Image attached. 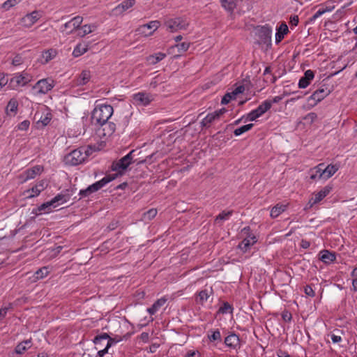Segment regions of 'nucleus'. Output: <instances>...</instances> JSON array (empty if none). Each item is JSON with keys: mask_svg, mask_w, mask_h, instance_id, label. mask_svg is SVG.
I'll use <instances>...</instances> for the list:
<instances>
[{"mask_svg": "<svg viewBox=\"0 0 357 357\" xmlns=\"http://www.w3.org/2000/svg\"><path fill=\"white\" fill-rule=\"evenodd\" d=\"M114 109L110 105L97 104L91 114V122L93 125L106 123L113 114Z\"/></svg>", "mask_w": 357, "mask_h": 357, "instance_id": "1", "label": "nucleus"}, {"mask_svg": "<svg viewBox=\"0 0 357 357\" xmlns=\"http://www.w3.org/2000/svg\"><path fill=\"white\" fill-rule=\"evenodd\" d=\"M92 151L93 150L90 146L80 147L66 154L64 157V162L66 165L71 166L78 165L84 162Z\"/></svg>", "mask_w": 357, "mask_h": 357, "instance_id": "2", "label": "nucleus"}, {"mask_svg": "<svg viewBox=\"0 0 357 357\" xmlns=\"http://www.w3.org/2000/svg\"><path fill=\"white\" fill-rule=\"evenodd\" d=\"M165 25L170 32H176L179 30L186 29L189 22L185 18L178 17L167 20L165 22Z\"/></svg>", "mask_w": 357, "mask_h": 357, "instance_id": "3", "label": "nucleus"}, {"mask_svg": "<svg viewBox=\"0 0 357 357\" xmlns=\"http://www.w3.org/2000/svg\"><path fill=\"white\" fill-rule=\"evenodd\" d=\"M82 21L83 17L77 15L62 25L59 31L65 35L71 34L74 31L77 30L80 27Z\"/></svg>", "mask_w": 357, "mask_h": 357, "instance_id": "4", "label": "nucleus"}, {"mask_svg": "<svg viewBox=\"0 0 357 357\" xmlns=\"http://www.w3.org/2000/svg\"><path fill=\"white\" fill-rule=\"evenodd\" d=\"M55 82L52 78L42 79L38 81L33 86V89L38 94H45L52 89Z\"/></svg>", "mask_w": 357, "mask_h": 357, "instance_id": "5", "label": "nucleus"}, {"mask_svg": "<svg viewBox=\"0 0 357 357\" xmlns=\"http://www.w3.org/2000/svg\"><path fill=\"white\" fill-rule=\"evenodd\" d=\"M42 17V13L39 10H34L22 17L19 24L24 28H30Z\"/></svg>", "mask_w": 357, "mask_h": 357, "instance_id": "6", "label": "nucleus"}, {"mask_svg": "<svg viewBox=\"0 0 357 357\" xmlns=\"http://www.w3.org/2000/svg\"><path fill=\"white\" fill-rule=\"evenodd\" d=\"M154 100V96L150 93L142 91L132 95L133 104L137 106H147Z\"/></svg>", "mask_w": 357, "mask_h": 357, "instance_id": "7", "label": "nucleus"}, {"mask_svg": "<svg viewBox=\"0 0 357 357\" xmlns=\"http://www.w3.org/2000/svg\"><path fill=\"white\" fill-rule=\"evenodd\" d=\"M255 42L258 45H265V50L268 47V27L258 26L253 30Z\"/></svg>", "mask_w": 357, "mask_h": 357, "instance_id": "8", "label": "nucleus"}, {"mask_svg": "<svg viewBox=\"0 0 357 357\" xmlns=\"http://www.w3.org/2000/svg\"><path fill=\"white\" fill-rule=\"evenodd\" d=\"M135 150L130 151L126 155L121 158L119 161L114 163L113 170L114 171H124L133 162L134 153Z\"/></svg>", "mask_w": 357, "mask_h": 357, "instance_id": "9", "label": "nucleus"}, {"mask_svg": "<svg viewBox=\"0 0 357 357\" xmlns=\"http://www.w3.org/2000/svg\"><path fill=\"white\" fill-rule=\"evenodd\" d=\"M160 22L158 20L151 21L150 22L139 26L136 32L143 36H149L158 29Z\"/></svg>", "mask_w": 357, "mask_h": 357, "instance_id": "10", "label": "nucleus"}, {"mask_svg": "<svg viewBox=\"0 0 357 357\" xmlns=\"http://www.w3.org/2000/svg\"><path fill=\"white\" fill-rule=\"evenodd\" d=\"M33 79L32 75L26 72L16 74L10 79V84L13 87L24 86Z\"/></svg>", "mask_w": 357, "mask_h": 357, "instance_id": "11", "label": "nucleus"}, {"mask_svg": "<svg viewBox=\"0 0 357 357\" xmlns=\"http://www.w3.org/2000/svg\"><path fill=\"white\" fill-rule=\"evenodd\" d=\"M331 93L330 89L324 85L317 89L309 98V100H313L314 105L324 99Z\"/></svg>", "mask_w": 357, "mask_h": 357, "instance_id": "12", "label": "nucleus"}, {"mask_svg": "<svg viewBox=\"0 0 357 357\" xmlns=\"http://www.w3.org/2000/svg\"><path fill=\"white\" fill-rule=\"evenodd\" d=\"M96 126L100 127L98 129L99 135L102 137H109L116 130V125L112 122L106 121V123L98 124Z\"/></svg>", "mask_w": 357, "mask_h": 357, "instance_id": "13", "label": "nucleus"}, {"mask_svg": "<svg viewBox=\"0 0 357 357\" xmlns=\"http://www.w3.org/2000/svg\"><path fill=\"white\" fill-rule=\"evenodd\" d=\"M74 193L73 189H68L66 191H63L61 193L55 196L52 199V202L57 206L60 204H63L70 200V197Z\"/></svg>", "mask_w": 357, "mask_h": 357, "instance_id": "14", "label": "nucleus"}, {"mask_svg": "<svg viewBox=\"0 0 357 357\" xmlns=\"http://www.w3.org/2000/svg\"><path fill=\"white\" fill-rule=\"evenodd\" d=\"M331 190V188L329 186L324 187L319 192L314 194L313 197L309 201L310 206L312 207L313 205L321 202L324 197H326Z\"/></svg>", "mask_w": 357, "mask_h": 357, "instance_id": "15", "label": "nucleus"}, {"mask_svg": "<svg viewBox=\"0 0 357 357\" xmlns=\"http://www.w3.org/2000/svg\"><path fill=\"white\" fill-rule=\"evenodd\" d=\"M121 340V337H115L114 338L110 337L107 333H102L100 335H98L95 337L93 340V343L95 344H98L100 343L101 341H107L106 344H111V347L114 344H116L117 342H120Z\"/></svg>", "mask_w": 357, "mask_h": 357, "instance_id": "16", "label": "nucleus"}, {"mask_svg": "<svg viewBox=\"0 0 357 357\" xmlns=\"http://www.w3.org/2000/svg\"><path fill=\"white\" fill-rule=\"evenodd\" d=\"M135 4V0H126L116 6L113 10L112 13L114 15H119L128 9L132 8Z\"/></svg>", "mask_w": 357, "mask_h": 357, "instance_id": "17", "label": "nucleus"}, {"mask_svg": "<svg viewBox=\"0 0 357 357\" xmlns=\"http://www.w3.org/2000/svg\"><path fill=\"white\" fill-rule=\"evenodd\" d=\"M213 294L212 288L204 289L200 291L195 297V301L197 303L203 305L211 296Z\"/></svg>", "mask_w": 357, "mask_h": 357, "instance_id": "18", "label": "nucleus"}, {"mask_svg": "<svg viewBox=\"0 0 357 357\" xmlns=\"http://www.w3.org/2000/svg\"><path fill=\"white\" fill-rule=\"evenodd\" d=\"M225 344L232 349H237L240 348L241 345L238 336L234 333H231L225 337Z\"/></svg>", "mask_w": 357, "mask_h": 357, "instance_id": "19", "label": "nucleus"}, {"mask_svg": "<svg viewBox=\"0 0 357 357\" xmlns=\"http://www.w3.org/2000/svg\"><path fill=\"white\" fill-rule=\"evenodd\" d=\"M256 237L255 236H248L238 244V248L243 252H246L250 250V247L256 243Z\"/></svg>", "mask_w": 357, "mask_h": 357, "instance_id": "20", "label": "nucleus"}, {"mask_svg": "<svg viewBox=\"0 0 357 357\" xmlns=\"http://www.w3.org/2000/svg\"><path fill=\"white\" fill-rule=\"evenodd\" d=\"M314 73L311 70H307L305 72L304 76L302 77L298 82V87L300 89H305L310 84V82L313 79Z\"/></svg>", "mask_w": 357, "mask_h": 357, "instance_id": "21", "label": "nucleus"}, {"mask_svg": "<svg viewBox=\"0 0 357 357\" xmlns=\"http://www.w3.org/2000/svg\"><path fill=\"white\" fill-rule=\"evenodd\" d=\"M322 167H324V163L319 164L317 166L310 169L309 171L310 178L312 181L324 180V175L321 172Z\"/></svg>", "mask_w": 357, "mask_h": 357, "instance_id": "22", "label": "nucleus"}, {"mask_svg": "<svg viewBox=\"0 0 357 357\" xmlns=\"http://www.w3.org/2000/svg\"><path fill=\"white\" fill-rule=\"evenodd\" d=\"M43 170V168L40 165H36L32 168L26 169L24 172V181L34 178L37 175H39Z\"/></svg>", "mask_w": 357, "mask_h": 357, "instance_id": "23", "label": "nucleus"}, {"mask_svg": "<svg viewBox=\"0 0 357 357\" xmlns=\"http://www.w3.org/2000/svg\"><path fill=\"white\" fill-rule=\"evenodd\" d=\"M91 78V73L88 70H84L75 79L77 86H84L88 84Z\"/></svg>", "mask_w": 357, "mask_h": 357, "instance_id": "24", "label": "nucleus"}, {"mask_svg": "<svg viewBox=\"0 0 357 357\" xmlns=\"http://www.w3.org/2000/svg\"><path fill=\"white\" fill-rule=\"evenodd\" d=\"M288 32L289 29L285 22H282L279 26H277L275 33V43L278 44L280 43L284 38V36L288 33Z\"/></svg>", "mask_w": 357, "mask_h": 357, "instance_id": "25", "label": "nucleus"}, {"mask_svg": "<svg viewBox=\"0 0 357 357\" xmlns=\"http://www.w3.org/2000/svg\"><path fill=\"white\" fill-rule=\"evenodd\" d=\"M339 169L337 165H328V166L322 167V174L324 175V180L326 181L334 175Z\"/></svg>", "mask_w": 357, "mask_h": 357, "instance_id": "26", "label": "nucleus"}, {"mask_svg": "<svg viewBox=\"0 0 357 357\" xmlns=\"http://www.w3.org/2000/svg\"><path fill=\"white\" fill-rule=\"evenodd\" d=\"M319 256L320 260L326 264H329L336 259L335 254L327 250L321 251L319 254Z\"/></svg>", "mask_w": 357, "mask_h": 357, "instance_id": "27", "label": "nucleus"}, {"mask_svg": "<svg viewBox=\"0 0 357 357\" xmlns=\"http://www.w3.org/2000/svg\"><path fill=\"white\" fill-rule=\"evenodd\" d=\"M56 206H57V205L56 204H54L52 202V200H50V202H47L45 203H43L40 206H39L37 208L36 212L35 213L36 215L43 214V213H50L52 211V207L55 208Z\"/></svg>", "mask_w": 357, "mask_h": 357, "instance_id": "28", "label": "nucleus"}, {"mask_svg": "<svg viewBox=\"0 0 357 357\" xmlns=\"http://www.w3.org/2000/svg\"><path fill=\"white\" fill-rule=\"evenodd\" d=\"M218 120V114H215L214 112L208 114L201 121V126L202 128H208L210 127L211 123H213L214 121Z\"/></svg>", "mask_w": 357, "mask_h": 357, "instance_id": "29", "label": "nucleus"}, {"mask_svg": "<svg viewBox=\"0 0 357 357\" xmlns=\"http://www.w3.org/2000/svg\"><path fill=\"white\" fill-rule=\"evenodd\" d=\"M47 186V182L45 181H39L35 186L31 188L32 194L29 195V197H34L38 196L41 191H43Z\"/></svg>", "mask_w": 357, "mask_h": 357, "instance_id": "30", "label": "nucleus"}, {"mask_svg": "<svg viewBox=\"0 0 357 357\" xmlns=\"http://www.w3.org/2000/svg\"><path fill=\"white\" fill-rule=\"evenodd\" d=\"M166 56V54L162 52H158L155 54L150 55L146 58L147 62L150 65H155L159 61H162L163 59H165Z\"/></svg>", "mask_w": 357, "mask_h": 357, "instance_id": "31", "label": "nucleus"}, {"mask_svg": "<svg viewBox=\"0 0 357 357\" xmlns=\"http://www.w3.org/2000/svg\"><path fill=\"white\" fill-rule=\"evenodd\" d=\"M88 50V45L86 43L77 44L73 50V55L75 57H78L84 54Z\"/></svg>", "mask_w": 357, "mask_h": 357, "instance_id": "32", "label": "nucleus"}, {"mask_svg": "<svg viewBox=\"0 0 357 357\" xmlns=\"http://www.w3.org/2000/svg\"><path fill=\"white\" fill-rule=\"evenodd\" d=\"M287 208V205L283 204H278L272 208L270 215L275 218L284 212Z\"/></svg>", "mask_w": 357, "mask_h": 357, "instance_id": "33", "label": "nucleus"}, {"mask_svg": "<svg viewBox=\"0 0 357 357\" xmlns=\"http://www.w3.org/2000/svg\"><path fill=\"white\" fill-rule=\"evenodd\" d=\"M97 28V26L94 24H84L81 27V31H79L77 35L80 37H84L86 34H89L93 31H95Z\"/></svg>", "mask_w": 357, "mask_h": 357, "instance_id": "34", "label": "nucleus"}, {"mask_svg": "<svg viewBox=\"0 0 357 357\" xmlns=\"http://www.w3.org/2000/svg\"><path fill=\"white\" fill-rule=\"evenodd\" d=\"M56 55V51L53 49H50L43 52L42 54L43 62L45 63H48L50 61L53 59Z\"/></svg>", "mask_w": 357, "mask_h": 357, "instance_id": "35", "label": "nucleus"}, {"mask_svg": "<svg viewBox=\"0 0 357 357\" xmlns=\"http://www.w3.org/2000/svg\"><path fill=\"white\" fill-rule=\"evenodd\" d=\"M18 107V102L15 99H10L6 106V112L8 114H15Z\"/></svg>", "mask_w": 357, "mask_h": 357, "instance_id": "36", "label": "nucleus"}, {"mask_svg": "<svg viewBox=\"0 0 357 357\" xmlns=\"http://www.w3.org/2000/svg\"><path fill=\"white\" fill-rule=\"evenodd\" d=\"M222 6L227 10L232 12L236 6V0H220Z\"/></svg>", "mask_w": 357, "mask_h": 357, "instance_id": "37", "label": "nucleus"}, {"mask_svg": "<svg viewBox=\"0 0 357 357\" xmlns=\"http://www.w3.org/2000/svg\"><path fill=\"white\" fill-rule=\"evenodd\" d=\"M113 179H114L113 177H111L109 176H106L103 177L101 180L96 181L93 184L98 191L100 189H101L102 187H104L106 184H107L108 183L112 181Z\"/></svg>", "mask_w": 357, "mask_h": 357, "instance_id": "38", "label": "nucleus"}, {"mask_svg": "<svg viewBox=\"0 0 357 357\" xmlns=\"http://www.w3.org/2000/svg\"><path fill=\"white\" fill-rule=\"evenodd\" d=\"M96 192H97V190L94 184L93 183L92 185L87 187L86 189L81 190L79 192V195H80L81 197H86Z\"/></svg>", "mask_w": 357, "mask_h": 357, "instance_id": "39", "label": "nucleus"}, {"mask_svg": "<svg viewBox=\"0 0 357 357\" xmlns=\"http://www.w3.org/2000/svg\"><path fill=\"white\" fill-rule=\"evenodd\" d=\"M232 214H233L232 210L227 211H223L218 216H216V218L215 219V222L216 223H219L220 221L227 220L231 217V215Z\"/></svg>", "mask_w": 357, "mask_h": 357, "instance_id": "40", "label": "nucleus"}, {"mask_svg": "<svg viewBox=\"0 0 357 357\" xmlns=\"http://www.w3.org/2000/svg\"><path fill=\"white\" fill-rule=\"evenodd\" d=\"M253 111L259 117L261 116L264 113L268 111V100H265L261 105Z\"/></svg>", "mask_w": 357, "mask_h": 357, "instance_id": "41", "label": "nucleus"}, {"mask_svg": "<svg viewBox=\"0 0 357 357\" xmlns=\"http://www.w3.org/2000/svg\"><path fill=\"white\" fill-rule=\"evenodd\" d=\"M253 126H254L253 123H249L247 125H244L238 128H236L234 131V134L236 136H239V135H242L243 133L250 130L253 127Z\"/></svg>", "mask_w": 357, "mask_h": 357, "instance_id": "42", "label": "nucleus"}, {"mask_svg": "<svg viewBox=\"0 0 357 357\" xmlns=\"http://www.w3.org/2000/svg\"><path fill=\"white\" fill-rule=\"evenodd\" d=\"M218 312L222 314H227L233 312L232 306L227 302L223 303L222 305L219 308Z\"/></svg>", "mask_w": 357, "mask_h": 357, "instance_id": "43", "label": "nucleus"}, {"mask_svg": "<svg viewBox=\"0 0 357 357\" xmlns=\"http://www.w3.org/2000/svg\"><path fill=\"white\" fill-rule=\"evenodd\" d=\"M48 273H49L48 268L46 266H44V267L38 269L35 273V276H36V278L38 280L43 279L45 277H46L48 275Z\"/></svg>", "mask_w": 357, "mask_h": 357, "instance_id": "44", "label": "nucleus"}, {"mask_svg": "<svg viewBox=\"0 0 357 357\" xmlns=\"http://www.w3.org/2000/svg\"><path fill=\"white\" fill-rule=\"evenodd\" d=\"M22 0H7L1 6L2 8L5 10H8L10 8L20 3Z\"/></svg>", "mask_w": 357, "mask_h": 357, "instance_id": "45", "label": "nucleus"}, {"mask_svg": "<svg viewBox=\"0 0 357 357\" xmlns=\"http://www.w3.org/2000/svg\"><path fill=\"white\" fill-rule=\"evenodd\" d=\"M334 7H326V8H319L312 16V20H316L321 15L324 14L326 12H331L333 10Z\"/></svg>", "mask_w": 357, "mask_h": 357, "instance_id": "46", "label": "nucleus"}, {"mask_svg": "<svg viewBox=\"0 0 357 357\" xmlns=\"http://www.w3.org/2000/svg\"><path fill=\"white\" fill-rule=\"evenodd\" d=\"M157 210L155 208H151L144 213V219L145 220H151L154 218L157 215Z\"/></svg>", "mask_w": 357, "mask_h": 357, "instance_id": "47", "label": "nucleus"}, {"mask_svg": "<svg viewBox=\"0 0 357 357\" xmlns=\"http://www.w3.org/2000/svg\"><path fill=\"white\" fill-rule=\"evenodd\" d=\"M179 53H183L186 52L190 47V43L183 42L176 45Z\"/></svg>", "mask_w": 357, "mask_h": 357, "instance_id": "48", "label": "nucleus"}, {"mask_svg": "<svg viewBox=\"0 0 357 357\" xmlns=\"http://www.w3.org/2000/svg\"><path fill=\"white\" fill-rule=\"evenodd\" d=\"M236 97L232 94V92H227L222 98L221 103L226 105L229 103L232 99H235Z\"/></svg>", "mask_w": 357, "mask_h": 357, "instance_id": "49", "label": "nucleus"}, {"mask_svg": "<svg viewBox=\"0 0 357 357\" xmlns=\"http://www.w3.org/2000/svg\"><path fill=\"white\" fill-rule=\"evenodd\" d=\"M210 341H221V334L218 330H216L212 333L211 335H208Z\"/></svg>", "mask_w": 357, "mask_h": 357, "instance_id": "50", "label": "nucleus"}, {"mask_svg": "<svg viewBox=\"0 0 357 357\" xmlns=\"http://www.w3.org/2000/svg\"><path fill=\"white\" fill-rule=\"evenodd\" d=\"M51 120V114L47 113L44 117L41 116L38 123H41L43 126H47Z\"/></svg>", "mask_w": 357, "mask_h": 357, "instance_id": "51", "label": "nucleus"}, {"mask_svg": "<svg viewBox=\"0 0 357 357\" xmlns=\"http://www.w3.org/2000/svg\"><path fill=\"white\" fill-rule=\"evenodd\" d=\"M12 308V304H8V306L1 307L0 309V321L5 318L8 311Z\"/></svg>", "mask_w": 357, "mask_h": 357, "instance_id": "52", "label": "nucleus"}, {"mask_svg": "<svg viewBox=\"0 0 357 357\" xmlns=\"http://www.w3.org/2000/svg\"><path fill=\"white\" fill-rule=\"evenodd\" d=\"M30 126V122L28 120H24L18 124L17 128L20 130H26Z\"/></svg>", "mask_w": 357, "mask_h": 357, "instance_id": "53", "label": "nucleus"}, {"mask_svg": "<svg viewBox=\"0 0 357 357\" xmlns=\"http://www.w3.org/2000/svg\"><path fill=\"white\" fill-rule=\"evenodd\" d=\"M304 291H305V294L308 296H310V297L315 296L314 291L313 290V289L312 288V287L310 285H306L304 287Z\"/></svg>", "mask_w": 357, "mask_h": 357, "instance_id": "54", "label": "nucleus"}, {"mask_svg": "<svg viewBox=\"0 0 357 357\" xmlns=\"http://www.w3.org/2000/svg\"><path fill=\"white\" fill-rule=\"evenodd\" d=\"M16 354H24L26 350L25 349V347H24V344L22 342H20L15 347V349Z\"/></svg>", "mask_w": 357, "mask_h": 357, "instance_id": "55", "label": "nucleus"}, {"mask_svg": "<svg viewBox=\"0 0 357 357\" xmlns=\"http://www.w3.org/2000/svg\"><path fill=\"white\" fill-rule=\"evenodd\" d=\"M23 62V59L21 56L20 55H16L13 61H12V64L15 66H20V64H22Z\"/></svg>", "mask_w": 357, "mask_h": 357, "instance_id": "56", "label": "nucleus"}, {"mask_svg": "<svg viewBox=\"0 0 357 357\" xmlns=\"http://www.w3.org/2000/svg\"><path fill=\"white\" fill-rule=\"evenodd\" d=\"M245 91V86L243 85L238 86L235 89H234L231 92L232 94L235 96V97L240 93H243Z\"/></svg>", "mask_w": 357, "mask_h": 357, "instance_id": "57", "label": "nucleus"}, {"mask_svg": "<svg viewBox=\"0 0 357 357\" xmlns=\"http://www.w3.org/2000/svg\"><path fill=\"white\" fill-rule=\"evenodd\" d=\"M167 298L166 297H162L159 299H158L154 303L158 307V308H160L162 306H163L165 303L167 302Z\"/></svg>", "mask_w": 357, "mask_h": 357, "instance_id": "58", "label": "nucleus"}, {"mask_svg": "<svg viewBox=\"0 0 357 357\" xmlns=\"http://www.w3.org/2000/svg\"><path fill=\"white\" fill-rule=\"evenodd\" d=\"M111 347V344H106L105 347L102 349H100L98 352V356L99 357H103L105 354H106L108 352L109 348Z\"/></svg>", "mask_w": 357, "mask_h": 357, "instance_id": "59", "label": "nucleus"}, {"mask_svg": "<svg viewBox=\"0 0 357 357\" xmlns=\"http://www.w3.org/2000/svg\"><path fill=\"white\" fill-rule=\"evenodd\" d=\"M158 310H159V308H158V307L155 305V303H153V304L151 305V307H149V308L147 309V312H148L150 314L153 315V314H154L157 311H158Z\"/></svg>", "mask_w": 357, "mask_h": 357, "instance_id": "60", "label": "nucleus"}, {"mask_svg": "<svg viewBox=\"0 0 357 357\" xmlns=\"http://www.w3.org/2000/svg\"><path fill=\"white\" fill-rule=\"evenodd\" d=\"M282 319L285 321H289L291 319V314L287 311L284 312L282 314Z\"/></svg>", "mask_w": 357, "mask_h": 357, "instance_id": "61", "label": "nucleus"}, {"mask_svg": "<svg viewBox=\"0 0 357 357\" xmlns=\"http://www.w3.org/2000/svg\"><path fill=\"white\" fill-rule=\"evenodd\" d=\"M8 79L6 77L0 75V89L6 86L8 83Z\"/></svg>", "mask_w": 357, "mask_h": 357, "instance_id": "62", "label": "nucleus"}, {"mask_svg": "<svg viewBox=\"0 0 357 357\" xmlns=\"http://www.w3.org/2000/svg\"><path fill=\"white\" fill-rule=\"evenodd\" d=\"M289 23L292 26H296L298 23V17L297 15H294L291 17Z\"/></svg>", "mask_w": 357, "mask_h": 357, "instance_id": "63", "label": "nucleus"}, {"mask_svg": "<svg viewBox=\"0 0 357 357\" xmlns=\"http://www.w3.org/2000/svg\"><path fill=\"white\" fill-rule=\"evenodd\" d=\"M139 337L144 342H147L149 339V335L148 333L143 332L142 333H141Z\"/></svg>", "mask_w": 357, "mask_h": 357, "instance_id": "64", "label": "nucleus"}]
</instances>
